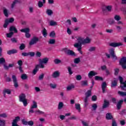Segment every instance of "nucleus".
Wrapping results in <instances>:
<instances>
[{
  "label": "nucleus",
  "mask_w": 126,
  "mask_h": 126,
  "mask_svg": "<svg viewBox=\"0 0 126 126\" xmlns=\"http://www.w3.org/2000/svg\"><path fill=\"white\" fill-rule=\"evenodd\" d=\"M123 103H124V100L123 99H121L118 101L117 104V110H121Z\"/></svg>",
  "instance_id": "2eb2a0df"
},
{
  "label": "nucleus",
  "mask_w": 126,
  "mask_h": 126,
  "mask_svg": "<svg viewBox=\"0 0 126 126\" xmlns=\"http://www.w3.org/2000/svg\"><path fill=\"white\" fill-rule=\"evenodd\" d=\"M32 103H33V105H32L31 109H37V108H38L37 102L35 101H33Z\"/></svg>",
  "instance_id": "5701e85b"
},
{
  "label": "nucleus",
  "mask_w": 126,
  "mask_h": 126,
  "mask_svg": "<svg viewBox=\"0 0 126 126\" xmlns=\"http://www.w3.org/2000/svg\"><path fill=\"white\" fill-rule=\"evenodd\" d=\"M97 107H98V106H97V105L95 103H94V104H93L92 108H93L94 111H96V110L97 109Z\"/></svg>",
  "instance_id": "338daca9"
},
{
  "label": "nucleus",
  "mask_w": 126,
  "mask_h": 126,
  "mask_svg": "<svg viewBox=\"0 0 126 126\" xmlns=\"http://www.w3.org/2000/svg\"><path fill=\"white\" fill-rule=\"evenodd\" d=\"M109 105H110V102L109 101H107V100L105 99L102 106V109H106V108H108V107H109Z\"/></svg>",
  "instance_id": "dca6fc26"
},
{
  "label": "nucleus",
  "mask_w": 126,
  "mask_h": 126,
  "mask_svg": "<svg viewBox=\"0 0 126 126\" xmlns=\"http://www.w3.org/2000/svg\"><path fill=\"white\" fill-rule=\"evenodd\" d=\"M67 69H68V71L69 72V74L70 75H71V74H72V73H73V72H72V70H71V67L69 66V67H68Z\"/></svg>",
  "instance_id": "680f3d73"
},
{
  "label": "nucleus",
  "mask_w": 126,
  "mask_h": 126,
  "mask_svg": "<svg viewBox=\"0 0 126 126\" xmlns=\"http://www.w3.org/2000/svg\"><path fill=\"white\" fill-rule=\"evenodd\" d=\"M20 121V117L17 116L15 118V119L13 120L12 123V126H20L17 124L18 122Z\"/></svg>",
  "instance_id": "423d86ee"
},
{
  "label": "nucleus",
  "mask_w": 126,
  "mask_h": 126,
  "mask_svg": "<svg viewBox=\"0 0 126 126\" xmlns=\"http://www.w3.org/2000/svg\"><path fill=\"white\" fill-rule=\"evenodd\" d=\"M122 84H123V86L121 85L120 87L122 90H124V88H126V80Z\"/></svg>",
  "instance_id": "603ef678"
},
{
  "label": "nucleus",
  "mask_w": 126,
  "mask_h": 126,
  "mask_svg": "<svg viewBox=\"0 0 126 126\" xmlns=\"http://www.w3.org/2000/svg\"><path fill=\"white\" fill-rule=\"evenodd\" d=\"M5 126V121L4 120H0V126Z\"/></svg>",
  "instance_id": "6e6d98bb"
},
{
  "label": "nucleus",
  "mask_w": 126,
  "mask_h": 126,
  "mask_svg": "<svg viewBox=\"0 0 126 126\" xmlns=\"http://www.w3.org/2000/svg\"><path fill=\"white\" fill-rule=\"evenodd\" d=\"M123 45L122 42H111L109 43L110 47H112L113 48H116V47H120V46Z\"/></svg>",
  "instance_id": "9d476101"
},
{
  "label": "nucleus",
  "mask_w": 126,
  "mask_h": 126,
  "mask_svg": "<svg viewBox=\"0 0 126 126\" xmlns=\"http://www.w3.org/2000/svg\"><path fill=\"white\" fill-rule=\"evenodd\" d=\"M35 113L37 115H44V112L41 111L40 110H37L35 111Z\"/></svg>",
  "instance_id": "8fccbe9b"
},
{
  "label": "nucleus",
  "mask_w": 126,
  "mask_h": 126,
  "mask_svg": "<svg viewBox=\"0 0 126 126\" xmlns=\"http://www.w3.org/2000/svg\"><path fill=\"white\" fill-rule=\"evenodd\" d=\"M89 52H95L96 51V47L95 46H92L89 48L88 49Z\"/></svg>",
  "instance_id": "72a5a7b5"
},
{
  "label": "nucleus",
  "mask_w": 126,
  "mask_h": 126,
  "mask_svg": "<svg viewBox=\"0 0 126 126\" xmlns=\"http://www.w3.org/2000/svg\"><path fill=\"white\" fill-rule=\"evenodd\" d=\"M50 26H56L58 25V24L54 20H51L50 21Z\"/></svg>",
  "instance_id": "2f4dec72"
},
{
  "label": "nucleus",
  "mask_w": 126,
  "mask_h": 126,
  "mask_svg": "<svg viewBox=\"0 0 126 126\" xmlns=\"http://www.w3.org/2000/svg\"><path fill=\"white\" fill-rule=\"evenodd\" d=\"M112 126H118V124H117L116 120H112Z\"/></svg>",
  "instance_id": "69168bd1"
},
{
  "label": "nucleus",
  "mask_w": 126,
  "mask_h": 126,
  "mask_svg": "<svg viewBox=\"0 0 126 126\" xmlns=\"http://www.w3.org/2000/svg\"><path fill=\"white\" fill-rule=\"evenodd\" d=\"M126 109H124L120 112V115L123 116V115H126Z\"/></svg>",
  "instance_id": "774afa93"
},
{
  "label": "nucleus",
  "mask_w": 126,
  "mask_h": 126,
  "mask_svg": "<svg viewBox=\"0 0 126 126\" xmlns=\"http://www.w3.org/2000/svg\"><path fill=\"white\" fill-rule=\"evenodd\" d=\"M74 63H80V58H77L74 60Z\"/></svg>",
  "instance_id": "4d7b16f0"
},
{
  "label": "nucleus",
  "mask_w": 126,
  "mask_h": 126,
  "mask_svg": "<svg viewBox=\"0 0 126 126\" xmlns=\"http://www.w3.org/2000/svg\"><path fill=\"white\" fill-rule=\"evenodd\" d=\"M114 75L115 76H118L119 75V73L120 72V69L116 68L114 69Z\"/></svg>",
  "instance_id": "c756f323"
},
{
  "label": "nucleus",
  "mask_w": 126,
  "mask_h": 126,
  "mask_svg": "<svg viewBox=\"0 0 126 126\" xmlns=\"http://www.w3.org/2000/svg\"><path fill=\"white\" fill-rule=\"evenodd\" d=\"M63 102H60L58 104V110H62L63 108Z\"/></svg>",
  "instance_id": "473e14b6"
},
{
  "label": "nucleus",
  "mask_w": 126,
  "mask_h": 126,
  "mask_svg": "<svg viewBox=\"0 0 126 126\" xmlns=\"http://www.w3.org/2000/svg\"><path fill=\"white\" fill-rule=\"evenodd\" d=\"M50 87L51 88H52V89H56V88H57V84L51 83L50 84Z\"/></svg>",
  "instance_id": "5fc2aeb1"
},
{
  "label": "nucleus",
  "mask_w": 126,
  "mask_h": 126,
  "mask_svg": "<svg viewBox=\"0 0 126 126\" xmlns=\"http://www.w3.org/2000/svg\"><path fill=\"white\" fill-rule=\"evenodd\" d=\"M112 5H108L105 7V9L103 8H102V11L103 13H105L107 11H109V12L112 11Z\"/></svg>",
  "instance_id": "9b49d317"
},
{
  "label": "nucleus",
  "mask_w": 126,
  "mask_h": 126,
  "mask_svg": "<svg viewBox=\"0 0 126 126\" xmlns=\"http://www.w3.org/2000/svg\"><path fill=\"white\" fill-rule=\"evenodd\" d=\"M19 101L23 103L24 107H26L28 105V101L26 98V94H25L22 93L19 95Z\"/></svg>",
  "instance_id": "f257e3e1"
},
{
  "label": "nucleus",
  "mask_w": 126,
  "mask_h": 126,
  "mask_svg": "<svg viewBox=\"0 0 126 126\" xmlns=\"http://www.w3.org/2000/svg\"><path fill=\"white\" fill-rule=\"evenodd\" d=\"M85 97L84 99V106L85 108L88 106V98L90 97V96H92V91L91 90H88L85 94Z\"/></svg>",
  "instance_id": "f03ea898"
},
{
  "label": "nucleus",
  "mask_w": 126,
  "mask_h": 126,
  "mask_svg": "<svg viewBox=\"0 0 126 126\" xmlns=\"http://www.w3.org/2000/svg\"><path fill=\"white\" fill-rule=\"evenodd\" d=\"M22 56L23 57H28V56H30V57H35V52H29L28 53L23 52L22 53Z\"/></svg>",
  "instance_id": "6e6552de"
},
{
  "label": "nucleus",
  "mask_w": 126,
  "mask_h": 126,
  "mask_svg": "<svg viewBox=\"0 0 126 126\" xmlns=\"http://www.w3.org/2000/svg\"><path fill=\"white\" fill-rule=\"evenodd\" d=\"M55 43H56V39H50L48 41V44H50V45H54Z\"/></svg>",
  "instance_id": "ea45409f"
},
{
  "label": "nucleus",
  "mask_w": 126,
  "mask_h": 126,
  "mask_svg": "<svg viewBox=\"0 0 126 126\" xmlns=\"http://www.w3.org/2000/svg\"><path fill=\"white\" fill-rule=\"evenodd\" d=\"M3 92H4L6 94H11V91L8 89H5L3 91Z\"/></svg>",
  "instance_id": "f704fd0d"
},
{
  "label": "nucleus",
  "mask_w": 126,
  "mask_h": 126,
  "mask_svg": "<svg viewBox=\"0 0 126 126\" xmlns=\"http://www.w3.org/2000/svg\"><path fill=\"white\" fill-rule=\"evenodd\" d=\"M117 85H118V81L117 80H114L112 82L111 87H115Z\"/></svg>",
  "instance_id": "58836bf2"
},
{
  "label": "nucleus",
  "mask_w": 126,
  "mask_h": 126,
  "mask_svg": "<svg viewBox=\"0 0 126 126\" xmlns=\"http://www.w3.org/2000/svg\"><path fill=\"white\" fill-rule=\"evenodd\" d=\"M46 13L48 15H49L50 16L53 13V10L48 9L46 10Z\"/></svg>",
  "instance_id": "c03bdc74"
},
{
  "label": "nucleus",
  "mask_w": 126,
  "mask_h": 126,
  "mask_svg": "<svg viewBox=\"0 0 126 126\" xmlns=\"http://www.w3.org/2000/svg\"><path fill=\"white\" fill-rule=\"evenodd\" d=\"M104 79L102 77H100L99 76H95L94 77V80H96L97 81H102Z\"/></svg>",
  "instance_id": "a878e982"
},
{
  "label": "nucleus",
  "mask_w": 126,
  "mask_h": 126,
  "mask_svg": "<svg viewBox=\"0 0 126 126\" xmlns=\"http://www.w3.org/2000/svg\"><path fill=\"white\" fill-rule=\"evenodd\" d=\"M16 53H17V50L16 49H12L7 51V54L9 55H13V54H16Z\"/></svg>",
  "instance_id": "a211bd4d"
},
{
  "label": "nucleus",
  "mask_w": 126,
  "mask_h": 126,
  "mask_svg": "<svg viewBox=\"0 0 126 126\" xmlns=\"http://www.w3.org/2000/svg\"><path fill=\"white\" fill-rule=\"evenodd\" d=\"M21 122L24 126H28V121H27L25 119H22Z\"/></svg>",
  "instance_id": "79ce46f5"
},
{
  "label": "nucleus",
  "mask_w": 126,
  "mask_h": 126,
  "mask_svg": "<svg viewBox=\"0 0 126 126\" xmlns=\"http://www.w3.org/2000/svg\"><path fill=\"white\" fill-rule=\"evenodd\" d=\"M74 47H75V48H78V52L79 51H81L82 50V45H79V44H74Z\"/></svg>",
  "instance_id": "393cba45"
},
{
  "label": "nucleus",
  "mask_w": 126,
  "mask_h": 126,
  "mask_svg": "<svg viewBox=\"0 0 126 126\" xmlns=\"http://www.w3.org/2000/svg\"><path fill=\"white\" fill-rule=\"evenodd\" d=\"M88 85V81L84 80L81 81V86H87Z\"/></svg>",
  "instance_id": "cd10ccee"
},
{
  "label": "nucleus",
  "mask_w": 126,
  "mask_h": 126,
  "mask_svg": "<svg viewBox=\"0 0 126 126\" xmlns=\"http://www.w3.org/2000/svg\"><path fill=\"white\" fill-rule=\"evenodd\" d=\"M91 40L89 39V37H87L83 41V44H89L91 42Z\"/></svg>",
  "instance_id": "b1692460"
},
{
  "label": "nucleus",
  "mask_w": 126,
  "mask_h": 126,
  "mask_svg": "<svg viewBox=\"0 0 126 126\" xmlns=\"http://www.w3.org/2000/svg\"><path fill=\"white\" fill-rule=\"evenodd\" d=\"M54 63H55V64H59L61 63H62V61H61V60H60L59 59H55L54 60Z\"/></svg>",
  "instance_id": "c9c22d12"
},
{
  "label": "nucleus",
  "mask_w": 126,
  "mask_h": 126,
  "mask_svg": "<svg viewBox=\"0 0 126 126\" xmlns=\"http://www.w3.org/2000/svg\"><path fill=\"white\" fill-rule=\"evenodd\" d=\"M21 78L23 80H26L27 78H28V76H27V74H22L21 76Z\"/></svg>",
  "instance_id": "c85d7f7f"
},
{
  "label": "nucleus",
  "mask_w": 126,
  "mask_h": 126,
  "mask_svg": "<svg viewBox=\"0 0 126 126\" xmlns=\"http://www.w3.org/2000/svg\"><path fill=\"white\" fill-rule=\"evenodd\" d=\"M115 21L113 19H109L108 21V23L110 24V25H112L113 24H115Z\"/></svg>",
  "instance_id": "a18cd8bd"
},
{
  "label": "nucleus",
  "mask_w": 126,
  "mask_h": 126,
  "mask_svg": "<svg viewBox=\"0 0 126 126\" xmlns=\"http://www.w3.org/2000/svg\"><path fill=\"white\" fill-rule=\"evenodd\" d=\"M49 36L50 37H52V38H54L56 36V33L55 32L53 31L50 33Z\"/></svg>",
  "instance_id": "13d9d810"
},
{
  "label": "nucleus",
  "mask_w": 126,
  "mask_h": 126,
  "mask_svg": "<svg viewBox=\"0 0 126 126\" xmlns=\"http://www.w3.org/2000/svg\"><path fill=\"white\" fill-rule=\"evenodd\" d=\"M106 88H107V83H106V82H103L101 84L102 93L104 94L105 92H106Z\"/></svg>",
  "instance_id": "4468645a"
},
{
  "label": "nucleus",
  "mask_w": 126,
  "mask_h": 126,
  "mask_svg": "<svg viewBox=\"0 0 126 126\" xmlns=\"http://www.w3.org/2000/svg\"><path fill=\"white\" fill-rule=\"evenodd\" d=\"M114 19L115 20H116V21H120V20L121 19V18L119 15H115L114 16Z\"/></svg>",
  "instance_id": "49530a36"
},
{
  "label": "nucleus",
  "mask_w": 126,
  "mask_h": 126,
  "mask_svg": "<svg viewBox=\"0 0 126 126\" xmlns=\"http://www.w3.org/2000/svg\"><path fill=\"white\" fill-rule=\"evenodd\" d=\"M13 34H14V32H10L9 33H6V36L7 38H11L13 36Z\"/></svg>",
  "instance_id": "37998d69"
},
{
  "label": "nucleus",
  "mask_w": 126,
  "mask_h": 126,
  "mask_svg": "<svg viewBox=\"0 0 126 126\" xmlns=\"http://www.w3.org/2000/svg\"><path fill=\"white\" fill-rule=\"evenodd\" d=\"M119 63L120 65L122 66L123 69H126V57H123L120 59L119 61Z\"/></svg>",
  "instance_id": "7ed1b4c3"
},
{
  "label": "nucleus",
  "mask_w": 126,
  "mask_h": 126,
  "mask_svg": "<svg viewBox=\"0 0 126 126\" xmlns=\"http://www.w3.org/2000/svg\"><path fill=\"white\" fill-rule=\"evenodd\" d=\"M73 88H74V85L69 86L67 87V90L69 91V90H71V89H73Z\"/></svg>",
  "instance_id": "0e129e2a"
},
{
  "label": "nucleus",
  "mask_w": 126,
  "mask_h": 126,
  "mask_svg": "<svg viewBox=\"0 0 126 126\" xmlns=\"http://www.w3.org/2000/svg\"><path fill=\"white\" fill-rule=\"evenodd\" d=\"M12 79H13V82L14 83V86L15 88L18 87V83L17 82V78L15 75H12Z\"/></svg>",
  "instance_id": "1a4fd4ad"
},
{
  "label": "nucleus",
  "mask_w": 126,
  "mask_h": 126,
  "mask_svg": "<svg viewBox=\"0 0 126 126\" xmlns=\"http://www.w3.org/2000/svg\"><path fill=\"white\" fill-rule=\"evenodd\" d=\"M40 68V65L37 64L35 65L34 69L32 71V73L35 75L37 72L39 71V68Z\"/></svg>",
  "instance_id": "f3484780"
},
{
  "label": "nucleus",
  "mask_w": 126,
  "mask_h": 126,
  "mask_svg": "<svg viewBox=\"0 0 126 126\" xmlns=\"http://www.w3.org/2000/svg\"><path fill=\"white\" fill-rule=\"evenodd\" d=\"M52 76L54 78H57V77H59V76H60V72H59V71H55L52 74Z\"/></svg>",
  "instance_id": "412c9836"
},
{
  "label": "nucleus",
  "mask_w": 126,
  "mask_h": 126,
  "mask_svg": "<svg viewBox=\"0 0 126 126\" xmlns=\"http://www.w3.org/2000/svg\"><path fill=\"white\" fill-rule=\"evenodd\" d=\"M10 32H14V33H18V31H17V29H16V28L15 27L11 26L9 29Z\"/></svg>",
  "instance_id": "aec40b11"
},
{
  "label": "nucleus",
  "mask_w": 126,
  "mask_h": 126,
  "mask_svg": "<svg viewBox=\"0 0 126 126\" xmlns=\"http://www.w3.org/2000/svg\"><path fill=\"white\" fill-rule=\"evenodd\" d=\"M43 3H44L43 2H42L41 1H39L38 3V7L41 8V7H42L43 6V5H44Z\"/></svg>",
  "instance_id": "052dcab7"
},
{
  "label": "nucleus",
  "mask_w": 126,
  "mask_h": 126,
  "mask_svg": "<svg viewBox=\"0 0 126 126\" xmlns=\"http://www.w3.org/2000/svg\"><path fill=\"white\" fill-rule=\"evenodd\" d=\"M106 119L107 120H113L114 117L111 113H108L106 114Z\"/></svg>",
  "instance_id": "6ab92c4d"
},
{
  "label": "nucleus",
  "mask_w": 126,
  "mask_h": 126,
  "mask_svg": "<svg viewBox=\"0 0 126 126\" xmlns=\"http://www.w3.org/2000/svg\"><path fill=\"white\" fill-rule=\"evenodd\" d=\"M97 72H95L94 71H91L88 74V77L89 78H92L93 76H95V75H97Z\"/></svg>",
  "instance_id": "ddd939ff"
},
{
  "label": "nucleus",
  "mask_w": 126,
  "mask_h": 126,
  "mask_svg": "<svg viewBox=\"0 0 126 126\" xmlns=\"http://www.w3.org/2000/svg\"><path fill=\"white\" fill-rule=\"evenodd\" d=\"M118 94L120 95V96H126V92H121V91H118Z\"/></svg>",
  "instance_id": "864d4df0"
},
{
  "label": "nucleus",
  "mask_w": 126,
  "mask_h": 126,
  "mask_svg": "<svg viewBox=\"0 0 126 126\" xmlns=\"http://www.w3.org/2000/svg\"><path fill=\"white\" fill-rule=\"evenodd\" d=\"M17 2H18V0H14L11 5V8H14V6H15V4H16Z\"/></svg>",
  "instance_id": "e433bc0d"
},
{
  "label": "nucleus",
  "mask_w": 126,
  "mask_h": 126,
  "mask_svg": "<svg viewBox=\"0 0 126 126\" xmlns=\"http://www.w3.org/2000/svg\"><path fill=\"white\" fill-rule=\"evenodd\" d=\"M5 63V59L4 58H0V64H4Z\"/></svg>",
  "instance_id": "a19ab883"
},
{
  "label": "nucleus",
  "mask_w": 126,
  "mask_h": 126,
  "mask_svg": "<svg viewBox=\"0 0 126 126\" xmlns=\"http://www.w3.org/2000/svg\"><path fill=\"white\" fill-rule=\"evenodd\" d=\"M38 42H39V38L36 36H33L30 41L29 45L30 46H33V45L37 44Z\"/></svg>",
  "instance_id": "20e7f679"
},
{
  "label": "nucleus",
  "mask_w": 126,
  "mask_h": 126,
  "mask_svg": "<svg viewBox=\"0 0 126 126\" xmlns=\"http://www.w3.org/2000/svg\"><path fill=\"white\" fill-rule=\"evenodd\" d=\"M3 14L6 16V17H8V11L6 8H4L3 10Z\"/></svg>",
  "instance_id": "4c0bfd02"
},
{
  "label": "nucleus",
  "mask_w": 126,
  "mask_h": 126,
  "mask_svg": "<svg viewBox=\"0 0 126 126\" xmlns=\"http://www.w3.org/2000/svg\"><path fill=\"white\" fill-rule=\"evenodd\" d=\"M109 53L112 59H114L115 61L118 60V57H117V56H116V54L115 53V49L113 48L110 49L109 50Z\"/></svg>",
  "instance_id": "39448f33"
},
{
  "label": "nucleus",
  "mask_w": 126,
  "mask_h": 126,
  "mask_svg": "<svg viewBox=\"0 0 126 126\" xmlns=\"http://www.w3.org/2000/svg\"><path fill=\"white\" fill-rule=\"evenodd\" d=\"M6 21H7L9 24L12 23V22L14 21V18H10L9 19H6Z\"/></svg>",
  "instance_id": "de8ad7c7"
},
{
  "label": "nucleus",
  "mask_w": 126,
  "mask_h": 126,
  "mask_svg": "<svg viewBox=\"0 0 126 126\" xmlns=\"http://www.w3.org/2000/svg\"><path fill=\"white\" fill-rule=\"evenodd\" d=\"M76 79L79 81L82 79V77L80 75H78L76 76Z\"/></svg>",
  "instance_id": "e2e57ef3"
},
{
  "label": "nucleus",
  "mask_w": 126,
  "mask_h": 126,
  "mask_svg": "<svg viewBox=\"0 0 126 126\" xmlns=\"http://www.w3.org/2000/svg\"><path fill=\"white\" fill-rule=\"evenodd\" d=\"M28 126H34V122H33V121H28Z\"/></svg>",
  "instance_id": "bf43d9fd"
},
{
  "label": "nucleus",
  "mask_w": 126,
  "mask_h": 126,
  "mask_svg": "<svg viewBox=\"0 0 126 126\" xmlns=\"http://www.w3.org/2000/svg\"><path fill=\"white\" fill-rule=\"evenodd\" d=\"M26 47V46H25V44L22 43L19 47V49L20 50L22 51L23 50H24V49H25Z\"/></svg>",
  "instance_id": "3c124183"
},
{
  "label": "nucleus",
  "mask_w": 126,
  "mask_h": 126,
  "mask_svg": "<svg viewBox=\"0 0 126 126\" xmlns=\"http://www.w3.org/2000/svg\"><path fill=\"white\" fill-rule=\"evenodd\" d=\"M78 43L75 44H78L79 45L81 46L82 43H83V41H82V38L81 37H78L77 38Z\"/></svg>",
  "instance_id": "7c9ffc66"
},
{
  "label": "nucleus",
  "mask_w": 126,
  "mask_h": 126,
  "mask_svg": "<svg viewBox=\"0 0 126 126\" xmlns=\"http://www.w3.org/2000/svg\"><path fill=\"white\" fill-rule=\"evenodd\" d=\"M75 108L76 110H77L78 112H81V107H80V104L78 103L75 104Z\"/></svg>",
  "instance_id": "4be33fe9"
},
{
  "label": "nucleus",
  "mask_w": 126,
  "mask_h": 126,
  "mask_svg": "<svg viewBox=\"0 0 126 126\" xmlns=\"http://www.w3.org/2000/svg\"><path fill=\"white\" fill-rule=\"evenodd\" d=\"M49 62V58H45L42 59H39V63H48V62Z\"/></svg>",
  "instance_id": "f8f14e48"
},
{
  "label": "nucleus",
  "mask_w": 126,
  "mask_h": 126,
  "mask_svg": "<svg viewBox=\"0 0 126 126\" xmlns=\"http://www.w3.org/2000/svg\"><path fill=\"white\" fill-rule=\"evenodd\" d=\"M29 31H30V30L29 29V28H25V29H23L21 30V32L25 33V34H26V33L29 32Z\"/></svg>",
  "instance_id": "bb28decb"
},
{
  "label": "nucleus",
  "mask_w": 126,
  "mask_h": 126,
  "mask_svg": "<svg viewBox=\"0 0 126 126\" xmlns=\"http://www.w3.org/2000/svg\"><path fill=\"white\" fill-rule=\"evenodd\" d=\"M42 34L44 37H47L48 33H47V30H46L45 28L42 31Z\"/></svg>",
  "instance_id": "09e8293b"
},
{
  "label": "nucleus",
  "mask_w": 126,
  "mask_h": 126,
  "mask_svg": "<svg viewBox=\"0 0 126 126\" xmlns=\"http://www.w3.org/2000/svg\"><path fill=\"white\" fill-rule=\"evenodd\" d=\"M65 53L68 56H71L72 57H76V54L74 51L71 50L70 49H67L65 50Z\"/></svg>",
  "instance_id": "0eeeda50"
}]
</instances>
